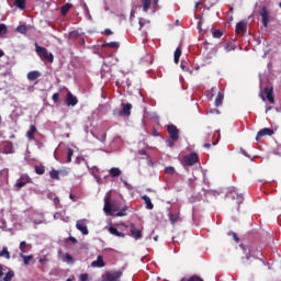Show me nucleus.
<instances>
[{
  "label": "nucleus",
  "mask_w": 281,
  "mask_h": 281,
  "mask_svg": "<svg viewBox=\"0 0 281 281\" xmlns=\"http://www.w3.org/2000/svg\"><path fill=\"white\" fill-rule=\"evenodd\" d=\"M245 257H243V260H251V258H260L262 256V251L258 249L257 245H248V246H243L240 245Z\"/></svg>",
  "instance_id": "1"
},
{
  "label": "nucleus",
  "mask_w": 281,
  "mask_h": 281,
  "mask_svg": "<svg viewBox=\"0 0 281 281\" xmlns=\"http://www.w3.org/2000/svg\"><path fill=\"white\" fill-rule=\"evenodd\" d=\"M35 52L44 63H54V54L47 52V48L38 46V43H35Z\"/></svg>",
  "instance_id": "2"
},
{
  "label": "nucleus",
  "mask_w": 281,
  "mask_h": 281,
  "mask_svg": "<svg viewBox=\"0 0 281 281\" xmlns=\"http://www.w3.org/2000/svg\"><path fill=\"white\" fill-rule=\"evenodd\" d=\"M103 211L105 212V214H111L112 216H115L113 212H120V206L117 205L116 201L111 202V198L106 195L104 198Z\"/></svg>",
  "instance_id": "3"
},
{
  "label": "nucleus",
  "mask_w": 281,
  "mask_h": 281,
  "mask_svg": "<svg viewBox=\"0 0 281 281\" xmlns=\"http://www.w3.org/2000/svg\"><path fill=\"white\" fill-rule=\"evenodd\" d=\"M226 199H232L233 201H235V205H237V210H240V203L245 201V199L243 198V194H238V191L234 187H231L228 189V192L226 193Z\"/></svg>",
  "instance_id": "4"
},
{
  "label": "nucleus",
  "mask_w": 281,
  "mask_h": 281,
  "mask_svg": "<svg viewBox=\"0 0 281 281\" xmlns=\"http://www.w3.org/2000/svg\"><path fill=\"white\" fill-rule=\"evenodd\" d=\"M122 110L114 109L113 115L114 117H128L131 116V111L133 110V104L131 103H122Z\"/></svg>",
  "instance_id": "5"
},
{
  "label": "nucleus",
  "mask_w": 281,
  "mask_h": 281,
  "mask_svg": "<svg viewBox=\"0 0 281 281\" xmlns=\"http://www.w3.org/2000/svg\"><path fill=\"white\" fill-rule=\"evenodd\" d=\"M184 166H194V164H199V154L191 153L183 158Z\"/></svg>",
  "instance_id": "6"
},
{
  "label": "nucleus",
  "mask_w": 281,
  "mask_h": 281,
  "mask_svg": "<svg viewBox=\"0 0 281 281\" xmlns=\"http://www.w3.org/2000/svg\"><path fill=\"white\" fill-rule=\"evenodd\" d=\"M167 131L169 133L171 142H177L179 139V128H177L175 124L168 125Z\"/></svg>",
  "instance_id": "7"
},
{
  "label": "nucleus",
  "mask_w": 281,
  "mask_h": 281,
  "mask_svg": "<svg viewBox=\"0 0 281 281\" xmlns=\"http://www.w3.org/2000/svg\"><path fill=\"white\" fill-rule=\"evenodd\" d=\"M76 228L81 232L83 236H89V228H87V220H78Z\"/></svg>",
  "instance_id": "8"
},
{
  "label": "nucleus",
  "mask_w": 281,
  "mask_h": 281,
  "mask_svg": "<svg viewBox=\"0 0 281 281\" xmlns=\"http://www.w3.org/2000/svg\"><path fill=\"white\" fill-rule=\"evenodd\" d=\"M259 14L262 18L263 27H267L269 25V10H267V7H262Z\"/></svg>",
  "instance_id": "9"
},
{
  "label": "nucleus",
  "mask_w": 281,
  "mask_h": 281,
  "mask_svg": "<svg viewBox=\"0 0 281 281\" xmlns=\"http://www.w3.org/2000/svg\"><path fill=\"white\" fill-rule=\"evenodd\" d=\"M263 93H265L268 102H270V104H276V98L273 97V88L272 87H266L263 89Z\"/></svg>",
  "instance_id": "10"
},
{
  "label": "nucleus",
  "mask_w": 281,
  "mask_h": 281,
  "mask_svg": "<svg viewBox=\"0 0 281 281\" xmlns=\"http://www.w3.org/2000/svg\"><path fill=\"white\" fill-rule=\"evenodd\" d=\"M130 232H131V235L133 236V238H135V240L142 239L144 236L142 234V229H137V227H135V224L130 225Z\"/></svg>",
  "instance_id": "11"
},
{
  "label": "nucleus",
  "mask_w": 281,
  "mask_h": 281,
  "mask_svg": "<svg viewBox=\"0 0 281 281\" xmlns=\"http://www.w3.org/2000/svg\"><path fill=\"white\" fill-rule=\"evenodd\" d=\"M78 104V98L74 95L71 92H67L66 94V105L67 106H76Z\"/></svg>",
  "instance_id": "12"
},
{
  "label": "nucleus",
  "mask_w": 281,
  "mask_h": 281,
  "mask_svg": "<svg viewBox=\"0 0 281 281\" xmlns=\"http://www.w3.org/2000/svg\"><path fill=\"white\" fill-rule=\"evenodd\" d=\"M236 34L239 35H245V32H247V22L245 21H240L236 24V30H235Z\"/></svg>",
  "instance_id": "13"
},
{
  "label": "nucleus",
  "mask_w": 281,
  "mask_h": 281,
  "mask_svg": "<svg viewBox=\"0 0 281 281\" xmlns=\"http://www.w3.org/2000/svg\"><path fill=\"white\" fill-rule=\"evenodd\" d=\"M276 132H273V130L269 128V127H265L262 130H260L258 133H257V136H256V139H260L261 137H265V136H269L271 137V135H273Z\"/></svg>",
  "instance_id": "14"
},
{
  "label": "nucleus",
  "mask_w": 281,
  "mask_h": 281,
  "mask_svg": "<svg viewBox=\"0 0 281 281\" xmlns=\"http://www.w3.org/2000/svg\"><path fill=\"white\" fill-rule=\"evenodd\" d=\"M3 153L4 155H12V153H14V145L12 142L7 140L3 143Z\"/></svg>",
  "instance_id": "15"
},
{
  "label": "nucleus",
  "mask_w": 281,
  "mask_h": 281,
  "mask_svg": "<svg viewBox=\"0 0 281 281\" xmlns=\"http://www.w3.org/2000/svg\"><path fill=\"white\" fill-rule=\"evenodd\" d=\"M169 221L171 225H177L181 221V213H169Z\"/></svg>",
  "instance_id": "16"
},
{
  "label": "nucleus",
  "mask_w": 281,
  "mask_h": 281,
  "mask_svg": "<svg viewBox=\"0 0 281 281\" xmlns=\"http://www.w3.org/2000/svg\"><path fill=\"white\" fill-rule=\"evenodd\" d=\"M41 78V72L38 70H33L27 74V80L34 82V80H38Z\"/></svg>",
  "instance_id": "17"
},
{
  "label": "nucleus",
  "mask_w": 281,
  "mask_h": 281,
  "mask_svg": "<svg viewBox=\"0 0 281 281\" xmlns=\"http://www.w3.org/2000/svg\"><path fill=\"white\" fill-rule=\"evenodd\" d=\"M34 133H36V127L34 125H31L30 131L26 132V137H27L29 142H34V139H36L34 137Z\"/></svg>",
  "instance_id": "18"
},
{
  "label": "nucleus",
  "mask_w": 281,
  "mask_h": 281,
  "mask_svg": "<svg viewBox=\"0 0 281 281\" xmlns=\"http://www.w3.org/2000/svg\"><path fill=\"white\" fill-rule=\"evenodd\" d=\"M104 259L102 258V256H98L95 261L91 262V267H98V268H102L104 267Z\"/></svg>",
  "instance_id": "19"
},
{
  "label": "nucleus",
  "mask_w": 281,
  "mask_h": 281,
  "mask_svg": "<svg viewBox=\"0 0 281 281\" xmlns=\"http://www.w3.org/2000/svg\"><path fill=\"white\" fill-rule=\"evenodd\" d=\"M30 249H32V246L30 244H27L26 241H21L20 243V250L21 254H27V251H30Z\"/></svg>",
  "instance_id": "20"
},
{
  "label": "nucleus",
  "mask_w": 281,
  "mask_h": 281,
  "mask_svg": "<svg viewBox=\"0 0 281 281\" xmlns=\"http://www.w3.org/2000/svg\"><path fill=\"white\" fill-rule=\"evenodd\" d=\"M109 232L112 234V236H117L119 238H124V236H126L124 233L117 231L114 226H110Z\"/></svg>",
  "instance_id": "21"
},
{
  "label": "nucleus",
  "mask_w": 281,
  "mask_h": 281,
  "mask_svg": "<svg viewBox=\"0 0 281 281\" xmlns=\"http://www.w3.org/2000/svg\"><path fill=\"white\" fill-rule=\"evenodd\" d=\"M143 201H145L146 210L155 209V204H153V201H150V198L148 195H143Z\"/></svg>",
  "instance_id": "22"
},
{
  "label": "nucleus",
  "mask_w": 281,
  "mask_h": 281,
  "mask_svg": "<svg viewBox=\"0 0 281 281\" xmlns=\"http://www.w3.org/2000/svg\"><path fill=\"white\" fill-rule=\"evenodd\" d=\"M49 177L50 179H53L54 181H60V171L56 170V169H52L49 171Z\"/></svg>",
  "instance_id": "23"
},
{
  "label": "nucleus",
  "mask_w": 281,
  "mask_h": 281,
  "mask_svg": "<svg viewBox=\"0 0 281 281\" xmlns=\"http://www.w3.org/2000/svg\"><path fill=\"white\" fill-rule=\"evenodd\" d=\"M25 3H27L26 0H14L13 5L15 8H19V10H25Z\"/></svg>",
  "instance_id": "24"
},
{
  "label": "nucleus",
  "mask_w": 281,
  "mask_h": 281,
  "mask_svg": "<svg viewBox=\"0 0 281 281\" xmlns=\"http://www.w3.org/2000/svg\"><path fill=\"white\" fill-rule=\"evenodd\" d=\"M71 8H74V4H71V3H66V4H64V5L61 7V9H60V12H61L63 16H65V15L67 14V12H69V10H70Z\"/></svg>",
  "instance_id": "25"
},
{
  "label": "nucleus",
  "mask_w": 281,
  "mask_h": 281,
  "mask_svg": "<svg viewBox=\"0 0 281 281\" xmlns=\"http://www.w3.org/2000/svg\"><path fill=\"white\" fill-rule=\"evenodd\" d=\"M179 58H181V47H177L173 55L176 65H179Z\"/></svg>",
  "instance_id": "26"
},
{
  "label": "nucleus",
  "mask_w": 281,
  "mask_h": 281,
  "mask_svg": "<svg viewBox=\"0 0 281 281\" xmlns=\"http://www.w3.org/2000/svg\"><path fill=\"white\" fill-rule=\"evenodd\" d=\"M120 175H122V170H120V168L113 167L110 169L111 177H120Z\"/></svg>",
  "instance_id": "27"
},
{
  "label": "nucleus",
  "mask_w": 281,
  "mask_h": 281,
  "mask_svg": "<svg viewBox=\"0 0 281 281\" xmlns=\"http://www.w3.org/2000/svg\"><path fill=\"white\" fill-rule=\"evenodd\" d=\"M102 47H110V49H117V47H120V43L110 42V43L103 44Z\"/></svg>",
  "instance_id": "28"
},
{
  "label": "nucleus",
  "mask_w": 281,
  "mask_h": 281,
  "mask_svg": "<svg viewBox=\"0 0 281 281\" xmlns=\"http://www.w3.org/2000/svg\"><path fill=\"white\" fill-rule=\"evenodd\" d=\"M127 210H128V206L125 205L124 207H122L121 210H119L117 213L114 214V216H119V217H122V216H126L127 215Z\"/></svg>",
  "instance_id": "29"
},
{
  "label": "nucleus",
  "mask_w": 281,
  "mask_h": 281,
  "mask_svg": "<svg viewBox=\"0 0 281 281\" xmlns=\"http://www.w3.org/2000/svg\"><path fill=\"white\" fill-rule=\"evenodd\" d=\"M0 258H5L7 260H10V251H8L7 247H3L0 251Z\"/></svg>",
  "instance_id": "30"
},
{
  "label": "nucleus",
  "mask_w": 281,
  "mask_h": 281,
  "mask_svg": "<svg viewBox=\"0 0 281 281\" xmlns=\"http://www.w3.org/2000/svg\"><path fill=\"white\" fill-rule=\"evenodd\" d=\"M12 278H14V271L9 270V271L5 273L4 278L1 279L0 281H12Z\"/></svg>",
  "instance_id": "31"
},
{
  "label": "nucleus",
  "mask_w": 281,
  "mask_h": 281,
  "mask_svg": "<svg viewBox=\"0 0 281 281\" xmlns=\"http://www.w3.org/2000/svg\"><path fill=\"white\" fill-rule=\"evenodd\" d=\"M35 172L36 175H45V166L43 165H35Z\"/></svg>",
  "instance_id": "32"
},
{
  "label": "nucleus",
  "mask_w": 281,
  "mask_h": 281,
  "mask_svg": "<svg viewBox=\"0 0 281 281\" xmlns=\"http://www.w3.org/2000/svg\"><path fill=\"white\" fill-rule=\"evenodd\" d=\"M20 256L23 258L24 265H30V261L34 260V255L25 256L24 254H20Z\"/></svg>",
  "instance_id": "33"
},
{
  "label": "nucleus",
  "mask_w": 281,
  "mask_h": 281,
  "mask_svg": "<svg viewBox=\"0 0 281 281\" xmlns=\"http://www.w3.org/2000/svg\"><path fill=\"white\" fill-rule=\"evenodd\" d=\"M223 93L218 92L215 99V106H221V104H223Z\"/></svg>",
  "instance_id": "34"
},
{
  "label": "nucleus",
  "mask_w": 281,
  "mask_h": 281,
  "mask_svg": "<svg viewBox=\"0 0 281 281\" xmlns=\"http://www.w3.org/2000/svg\"><path fill=\"white\" fill-rule=\"evenodd\" d=\"M63 260H64V262H68V265H72V262H74V258H72V256L69 255V254H65V255L63 256Z\"/></svg>",
  "instance_id": "35"
},
{
  "label": "nucleus",
  "mask_w": 281,
  "mask_h": 281,
  "mask_svg": "<svg viewBox=\"0 0 281 281\" xmlns=\"http://www.w3.org/2000/svg\"><path fill=\"white\" fill-rule=\"evenodd\" d=\"M153 0H143V10L145 12H148V10H150V3Z\"/></svg>",
  "instance_id": "36"
},
{
  "label": "nucleus",
  "mask_w": 281,
  "mask_h": 281,
  "mask_svg": "<svg viewBox=\"0 0 281 281\" xmlns=\"http://www.w3.org/2000/svg\"><path fill=\"white\" fill-rule=\"evenodd\" d=\"M20 181H22L25 186H27V183H30L32 181V179L27 175H22L20 177Z\"/></svg>",
  "instance_id": "37"
},
{
  "label": "nucleus",
  "mask_w": 281,
  "mask_h": 281,
  "mask_svg": "<svg viewBox=\"0 0 281 281\" xmlns=\"http://www.w3.org/2000/svg\"><path fill=\"white\" fill-rule=\"evenodd\" d=\"M16 32L19 34H27V26L26 25H20L16 27Z\"/></svg>",
  "instance_id": "38"
},
{
  "label": "nucleus",
  "mask_w": 281,
  "mask_h": 281,
  "mask_svg": "<svg viewBox=\"0 0 281 281\" xmlns=\"http://www.w3.org/2000/svg\"><path fill=\"white\" fill-rule=\"evenodd\" d=\"M25 182H23L22 180H18V182L14 184V188L16 189V191L19 192V190H21V188H24Z\"/></svg>",
  "instance_id": "39"
},
{
  "label": "nucleus",
  "mask_w": 281,
  "mask_h": 281,
  "mask_svg": "<svg viewBox=\"0 0 281 281\" xmlns=\"http://www.w3.org/2000/svg\"><path fill=\"white\" fill-rule=\"evenodd\" d=\"M71 157H74V149L68 148V151H67V162L68 164H71Z\"/></svg>",
  "instance_id": "40"
},
{
  "label": "nucleus",
  "mask_w": 281,
  "mask_h": 281,
  "mask_svg": "<svg viewBox=\"0 0 281 281\" xmlns=\"http://www.w3.org/2000/svg\"><path fill=\"white\" fill-rule=\"evenodd\" d=\"M97 139H99V142H106V133L103 132L101 134H98Z\"/></svg>",
  "instance_id": "41"
},
{
  "label": "nucleus",
  "mask_w": 281,
  "mask_h": 281,
  "mask_svg": "<svg viewBox=\"0 0 281 281\" xmlns=\"http://www.w3.org/2000/svg\"><path fill=\"white\" fill-rule=\"evenodd\" d=\"M221 36H223V31L221 30H215L213 32V38H221Z\"/></svg>",
  "instance_id": "42"
},
{
  "label": "nucleus",
  "mask_w": 281,
  "mask_h": 281,
  "mask_svg": "<svg viewBox=\"0 0 281 281\" xmlns=\"http://www.w3.org/2000/svg\"><path fill=\"white\" fill-rule=\"evenodd\" d=\"M52 98L55 104H58V102H60V94L58 92L54 93Z\"/></svg>",
  "instance_id": "43"
},
{
  "label": "nucleus",
  "mask_w": 281,
  "mask_h": 281,
  "mask_svg": "<svg viewBox=\"0 0 281 281\" xmlns=\"http://www.w3.org/2000/svg\"><path fill=\"white\" fill-rule=\"evenodd\" d=\"M2 34H8V26L5 24H0V36Z\"/></svg>",
  "instance_id": "44"
},
{
  "label": "nucleus",
  "mask_w": 281,
  "mask_h": 281,
  "mask_svg": "<svg viewBox=\"0 0 281 281\" xmlns=\"http://www.w3.org/2000/svg\"><path fill=\"white\" fill-rule=\"evenodd\" d=\"M214 91H216L215 88H211L210 91H206V94L209 95V100H213Z\"/></svg>",
  "instance_id": "45"
},
{
  "label": "nucleus",
  "mask_w": 281,
  "mask_h": 281,
  "mask_svg": "<svg viewBox=\"0 0 281 281\" xmlns=\"http://www.w3.org/2000/svg\"><path fill=\"white\" fill-rule=\"evenodd\" d=\"M228 236H232L235 243H240V238H238V235L234 232L228 233Z\"/></svg>",
  "instance_id": "46"
},
{
  "label": "nucleus",
  "mask_w": 281,
  "mask_h": 281,
  "mask_svg": "<svg viewBox=\"0 0 281 281\" xmlns=\"http://www.w3.org/2000/svg\"><path fill=\"white\" fill-rule=\"evenodd\" d=\"M165 172L166 175H175V167H166Z\"/></svg>",
  "instance_id": "47"
},
{
  "label": "nucleus",
  "mask_w": 281,
  "mask_h": 281,
  "mask_svg": "<svg viewBox=\"0 0 281 281\" xmlns=\"http://www.w3.org/2000/svg\"><path fill=\"white\" fill-rule=\"evenodd\" d=\"M53 202H54V205H55L56 207H58V205H60V199H59L58 196H55L54 200H53Z\"/></svg>",
  "instance_id": "48"
},
{
  "label": "nucleus",
  "mask_w": 281,
  "mask_h": 281,
  "mask_svg": "<svg viewBox=\"0 0 281 281\" xmlns=\"http://www.w3.org/2000/svg\"><path fill=\"white\" fill-rule=\"evenodd\" d=\"M80 281H89V274H87V273L81 274Z\"/></svg>",
  "instance_id": "49"
},
{
  "label": "nucleus",
  "mask_w": 281,
  "mask_h": 281,
  "mask_svg": "<svg viewBox=\"0 0 281 281\" xmlns=\"http://www.w3.org/2000/svg\"><path fill=\"white\" fill-rule=\"evenodd\" d=\"M68 240H70V243H72V245H76L78 243V239H76V237H72V236H70L68 238Z\"/></svg>",
  "instance_id": "50"
},
{
  "label": "nucleus",
  "mask_w": 281,
  "mask_h": 281,
  "mask_svg": "<svg viewBox=\"0 0 281 281\" xmlns=\"http://www.w3.org/2000/svg\"><path fill=\"white\" fill-rule=\"evenodd\" d=\"M104 34L105 36H111V34H113V31H111V29H105Z\"/></svg>",
  "instance_id": "51"
},
{
  "label": "nucleus",
  "mask_w": 281,
  "mask_h": 281,
  "mask_svg": "<svg viewBox=\"0 0 281 281\" xmlns=\"http://www.w3.org/2000/svg\"><path fill=\"white\" fill-rule=\"evenodd\" d=\"M259 97L261 98V100H262L263 102H265V100H267V99L265 98V93H263L262 91H260Z\"/></svg>",
  "instance_id": "52"
},
{
  "label": "nucleus",
  "mask_w": 281,
  "mask_h": 281,
  "mask_svg": "<svg viewBox=\"0 0 281 281\" xmlns=\"http://www.w3.org/2000/svg\"><path fill=\"white\" fill-rule=\"evenodd\" d=\"M69 199H70L71 201H76V195H75L74 193H70V194H69Z\"/></svg>",
  "instance_id": "53"
},
{
  "label": "nucleus",
  "mask_w": 281,
  "mask_h": 281,
  "mask_svg": "<svg viewBox=\"0 0 281 281\" xmlns=\"http://www.w3.org/2000/svg\"><path fill=\"white\" fill-rule=\"evenodd\" d=\"M142 21H144L143 19H139V30H142V27H144V22H142Z\"/></svg>",
  "instance_id": "54"
},
{
  "label": "nucleus",
  "mask_w": 281,
  "mask_h": 281,
  "mask_svg": "<svg viewBox=\"0 0 281 281\" xmlns=\"http://www.w3.org/2000/svg\"><path fill=\"white\" fill-rule=\"evenodd\" d=\"M210 113H216V114H218V113H221L217 109H213V110H210Z\"/></svg>",
  "instance_id": "55"
},
{
  "label": "nucleus",
  "mask_w": 281,
  "mask_h": 281,
  "mask_svg": "<svg viewBox=\"0 0 281 281\" xmlns=\"http://www.w3.org/2000/svg\"><path fill=\"white\" fill-rule=\"evenodd\" d=\"M231 49H232V44H226V50L231 52Z\"/></svg>",
  "instance_id": "56"
},
{
  "label": "nucleus",
  "mask_w": 281,
  "mask_h": 281,
  "mask_svg": "<svg viewBox=\"0 0 281 281\" xmlns=\"http://www.w3.org/2000/svg\"><path fill=\"white\" fill-rule=\"evenodd\" d=\"M3 276V266L0 265V278Z\"/></svg>",
  "instance_id": "57"
},
{
  "label": "nucleus",
  "mask_w": 281,
  "mask_h": 281,
  "mask_svg": "<svg viewBox=\"0 0 281 281\" xmlns=\"http://www.w3.org/2000/svg\"><path fill=\"white\" fill-rule=\"evenodd\" d=\"M211 146H212V145H211V144H209V143H205V144H204V148L210 149V148H211Z\"/></svg>",
  "instance_id": "58"
},
{
  "label": "nucleus",
  "mask_w": 281,
  "mask_h": 281,
  "mask_svg": "<svg viewBox=\"0 0 281 281\" xmlns=\"http://www.w3.org/2000/svg\"><path fill=\"white\" fill-rule=\"evenodd\" d=\"M158 4H159V0H154V8H157Z\"/></svg>",
  "instance_id": "59"
},
{
  "label": "nucleus",
  "mask_w": 281,
  "mask_h": 281,
  "mask_svg": "<svg viewBox=\"0 0 281 281\" xmlns=\"http://www.w3.org/2000/svg\"><path fill=\"white\" fill-rule=\"evenodd\" d=\"M2 56H5V53H3V50L0 49V58H2Z\"/></svg>",
  "instance_id": "60"
},
{
  "label": "nucleus",
  "mask_w": 281,
  "mask_h": 281,
  "mask_svg": "<svg viewBox=\"0 0 281 281\" xmlns=\"http://www.w3.org/2000/svg\"><path fill=\"white\" fill-rule=\"evenodd\" d=\"M47 261V259H40V262L43 265V262H46Z\"/></svg>",
  "instance_id": "61"
},
{
  "label": "nucleus",
  "mask_w": 281,
  "mask_h": 281,
  "mask_svg": "<svg viewBox=\"0 0 281 281\" xmlns=\"http://www.w3.org/2000/svg\"><path fill=\"white\" fill-rule=\"evenodd\" d=\"M269 111H271V106H268V108L266 109V113H269Z\"/></svg>",
  "instance_id": "62"
},
{
  "label": "nucleus",
  "mask_w": 281,
  "mask_h": 281,
  "mask_svg": "<svg viewBox=\"0 0 281 281\" xmlns=\"http://www.w3.org/2000/svg\"><path fill=\"white\" fill-rule=\"evenodd\" d=\"M198 29L201 30V21L198 22Z\"/></svg>",
  "instance_id": "63"
},
{
  "label": "nucleus",
  "mask_w": 281,
  "mask_h": 281,
  "mask_svg": "<svg viewBox=\"0 0 281 281\" xmlns=\"http://www.w3.org/2000/svg\"><path fill=\"white\" fill-rule=\"evenodd\" d=\"M200 5H201V2H198V3L195 4V9L199 8Z\"/></svg>",
  "instance_id": "64"
}]
</instances>
